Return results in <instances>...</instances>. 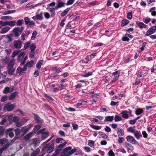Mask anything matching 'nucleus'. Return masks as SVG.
Masks as SVG:
<instances>
[{
    "label": "nucleus",
    "instance_id": "1",
    "mask_svg": "<svg viewBox=\"0 0 156 156\" xmlns=\"http://www.w3.org/2000/svg\"><path fill=\"white\" fill-rule=\"evenodd\" d=\"M8 119L11 123H12V122H14L17 127H20L22 125V123L19 122V119L17 116H15L13 117L12 115H11L8 116Z\"/></svg>",
    "mask_w": 156,
    "mask_h": 156
},
{
    "label": "nucleus",
    "instance_id": "2",
    "mask_svg": "<svg viewBox=\"0 0 156 156\" xmlns=\"http://www.w3.org/2000/svg\"><path fill=\"white\" fill-rule=\"evenodd\" d=\"M54 147V145L53 144L49 145L48 144H46L41 150V152L43 153L41 156H43L45 154L46 150L48 153H51L53 151Z\"/></svg>",
    "mask_w": 156,
    "mask_h": 156
},
{
    "label": "nucleus",
    "instance_id": "3",
    "mask_svg": "<svg viewBox=\"0 0 156 156\" xmlns=\"http://www.w3.org/2000/svg\"><path fill=\"white\" fill-rule=\"evenodd\" d=\"M0 144H1L3 146V147L0 149V154L2 153L4 150L7 148L9 144L8 143V140L5 139H0Z\"/></svg>",
    "mask_w": 156,
    "mask_h": 156
},
{
    "label": "nucleus",
    "instance_id": "4",
    "mask_svg": "<svg viewBox=\"0 0 156 156\" xmlns=\"http://www.w3.org/2000/svg\"><path fill=\"white\" fill-rule=\"evenodd\" d=\"M49 132L48 131L46 130L45 128H43L40 129L37 132L38 134H41L42 135L41 138L44 140L47 138L49 135Z\"/></svg>",
    "mask_w": 156,
    "mask_h": 156
},
{
    "label": "nucleus",
    "instance_id": "5",
    "mask_svg": "<svg viewBox=\"0 0 156 156\" xmlns=\"http://www.w3.org/2000/svg\"><path fill=\"white\" fill-rule=\"evenodd\" d=\"M23 29L24 28L23 27L15 28L12 30L14 36L16 37L19 36Z\"/></svg>",
    "mask_w": 156,
    "mask_h": 156
},
{
    "label": "nucleus",
    "instance_id": "6",
    "mask_svg": "<svg viewBox=\"0 0 156 156\" xmlns=\"http://www.w3.org/2000/svg\"><path fill=\"white\" fill-rule=\"evenodd\" d=\"M156 32V26H154L151 27L147 31L145 34V36H149L154 34Z\"/></svg>",
    "mask_w": 156,
    "mask_h": 156
},
{
    "label": "nucleus",
    "instance_id": "7",
    "mask_svg": "<svg viewBox=\"0 0 156 156\" xmlns=\"http://www.w3.org/2000/svg\"><path fill=\"white\" fill-rule=\"evenodd\" d=\"M71 149V147H69L64 149L62 153V156H69L71 154L69 153L70 150Z\"/></svg>",
    "mask_w": 156,
    "mask_h": 156
},
{
    "label": "nucleus",
    "instance_id": "8",
    "mask_svg": "<svg viewBox=\"0 0 156 156\" xmlns=\"http://www.w3.org/2000/svg\"><path fill=\"white\" fill-rule=\"evenodd\" d=\"M14 108V105L8 103L4 106V109L8 111H12Z\"/></svg>",
    "mask_w": 156,
    "mask_h": 156
},
{
    "label": "nucleus",
    "instance_id": "9",
    "mask_svg": "<svg viewBox=\"0 0 156 156\" xmlns=\"http://www.w3.org/2000/svg\"><path fill=\"white\" fill-rule=\"evenodd\" d=\"M22 46V43L20 41H15L13 43L14 47L16 49H20L21 48Z\"/></svg>",
    "mask_w": 156,
    "mask_h": 156
},
{
    "label": "nucleus",
    "instance_id": "10",
    "mask_svg": "<svg viewBox=\"0 0 156 156\" xmlns=\"http://www.w3.org/2000/svg\"><path fill=\"white\" fill-rule=\"evenodd\" d=\"M127 141L133 144H136L137 141L135 138L132 136H128L126 137Z\"/></svg>",
    "mask_w": 156,
    "mask_h": 156
},
{
    "label": "nucleus",
    "instance_id": "11",
    "mask_svg": "<svg viewBox=\"0 0 156 156\" xmlns=\"http://www.w3.org/2000/svg\"><path fill=\"white\" fill-rule=\"evenodd\" d=\"M13 90L14 87L13 86H11L10 87H6L4 89L3 93L4 94H6L12 92Z\"/></svg>",
    "mask_w": 156,
    "mask_h": 156
},
{
    "label": "nucleus",
    "instance_id": "12",
    "mask_svg": "<svg viewBox=\"0 0 156 156\" xmlns=\"http://www.w3.org/2000/svg\"><path fill=\"white\" fill-rule=\"evenodd\" d=\"M25 54V53L24 51H22L20 53L18 56L17 60L19 62H23V59Z\"/></svg>",
    "mask_w": 156,
    "mask_h": 156
},
{
    "label": "nucleus",
    "instance_id": "13",
    "mask_svg": "<svg viewBox=\"0 0 156 156\" xmlns=\"http://www.w3.org/2000/svg\"><path fill=\"white\" fill-rule=\"evenodd\" d=\"M27 69V66H25L23 68H22L20 67H18L16 70L17 73L19 74H22L24 72L26 71Z\"/></svg>",
    "mask_w": 156,
    "mask_h": 156
},
{
    "label": "nucleus",
    "instance_id": "14",
    "mask_svg": "<svg viewBox=\"0 0 156 156\" xmlns=\"http://www.w3.org/2000/svg\"><path fill=\"white\" fill-rule=\"evenodd\" d=\"M30 142L35 146H38L40 142V140L38 138L32 139Z\"/></svg>",
    "mask_w": 156,
    "mask_h": 156
},
{
    "label": "nucleus",
    "instance_id": "15",
    "mask_svg": "<svg viewBox=\"0 0 156 156\" xmlns=\"http://www.w3.org/2000/svg\"><path fill=\"white\" fill-rule=\"evenodd\" d=\"M31 126L27 127V126L23 127L21 129V132L23 133L22 136H23L31 127Z\"/></svg>",
    "mask_w": 156,
    "mask_h": 156
},
{
    "label": "nucleus",
    "instance_id": "16",
    "mask_svg": "<svg viewBox=\"0 0 156 156\" xmlns=\"http://www.w3.org/2000/svg\"><path fill=\"white\" fill-rule=\"evenodd\" d=\"M133 134L134 136L137 139H139L140 137H142V135L140 132L137 130H136L133 133Z\"/></svg>",
    "mask_w": 156,
    "mask_h": 156
},
{
    "label": "nucleus",
    "instance_id": "17",
    "mask_svg": "<svg viewBox=\"0 0 156 156\" xmlns=\"http://www.w3.org/2000/svg\"><path fill=\"white\" fill-rule=\"evenodd\" d=\"M10 29V28L9 27H4L0 31V33L1 34H5L8 32Z\"/></svg>",
    "mask_w": 156,
    "mask_h": 156
},
{
    "label": "nucleus",
    "instance_id": "18",
    "mask_svg": "<svg viewBox=\"0 0 156 156\" xmlns=\"http://www.w3.org/2000/svg\"><path fill=\"white\" fill-rule=\"evenodd\" d=\"M113 75L114 76V79L112 80V82H114L117 80L119 76V73L118 71L115 72L113 73Z\"/></svg>",
    "mask_w": 156,
    "mask_h": 156
},
{
    "label": "nucleus",
    "instance_id": "19",
    "mask_svg": "<svg viewBox=\"0 0 156 156\" xmlns=\"http://www.w3.org/2000/svg\"><path fill=\"white\" fill-rule=\"evenodd\" d=\"M6 26L8 25L11 27H12L16 25V21H6Z\"/></svg>",
    "mask_w": 156,
    "mask_h": 156
},
{
    "label": "nucleus",
    "instance_id": "20",
    "mask_svg": "<svg viewBox=\"0 0 156 156\" xmlns=\"http://www.w3.org/2000/svg\"><path fill=\"white\" fill-rule=\"evenodd\" d=\"M13 128H9L6 130V132L8 133V135L10 137H12L14 135V133L12 132L13 130Z\"/></svg>",
    "mask_w": 156,
    "mask_h": 156
},
{
    "label": "nucleus",
    "instance_id": "21",
    "mask_svg": "<svg viewBox=\"0 0 156 156\" xmlns=\"http://www.w3.org/2000/svg\"><path fill=\"white\" fill-rule=\"evenodd\" d=\"M128 113V112L126 110L123 111L121 113L122 117L125 119H128L129 118Z\"/></svg>",
    "mask_w": 156,
    "mask_h": 156
},
{
    "label": "nucleus",
    "instance_id": "22",
    "mask_svg": "<svg viewBox=\"0 0 156 156\" xmlns=\"http://www.w3.org/2000/svg\"><path fill=\"white\" fill-rule=\"evenodd\" d=\"M136 24L140 28H145L147 27V25L144 23L139 21H137L136 22Z\"/></svg>",
    "mask_w": 156,
    "mask_h": 156
},
{
    "label": "nucleus",
    "instance_id": "23",
    "mask_svg": "<svg viewBox=\"0 0 156 156\" xmlns=\"http://www.w3.org/2000/svg\"><path fill=\"white\" fill-rule=\"evenodd\" d=\"M18 94V92H15L12 93L9 97V99L10 100H13Z\"/></svg>",
    "mask_w": 156,
    "mask_h": 156
},
{
    "label": "nucleus",
    "instance_id": "24",
    "mask_svg": "<svg viewBox=\"0 0 156 156\" xmlns=\"http://www.w3.org/2000/svg\"><path fill=\"white\" fill-rule=\"evenodd\" d=\"M124 146L131 151H132L134 149V147L128 143H125L124 144Z\"/></svg>",
    "mask_w": 156,
    "mask_h": 156
},
{
    "label": "nucleus",
    "instance_id": "25",
    "mask_svg": "<svg viewBox=\"0 0 156 156\" xmlns=\"http://www.w3.org/2000/svg\"><path fill=\"white\" fill-rule=\"evenodd\" d=\"M117 134L118 136H122L124 135V130L122 129L118 128L117 129Z\"/></svg>",
    "mask_w": 156,
    "mask_h": 156
},
{
    "label": "nucleus",
    "instance_id": "26",
    "mask_svg": "<svg viewBox=\"0 0 156 156\" xmlns=\"http://www.w3.org/2000/svg\"><path fill=\"white\" fill-rule=\"evenodd\" d=\"M114 116H108L105 117L104 119L105 122H112L113 120Z\"/></svg>",
    "mask_w": 156,
    "mask_h": 156
},
{
    "label": "nucleus",
    "instance_id": "27",
    "mask_svg": "<svg viewBox=\"0 0 156 156\" xmlns=\"http://www.w3.org/2000/svg\"><path fill=\"white\" fill-rule=\"evenodd\" d=\"M5 35L2 36L0 37V44L3 45L5 43L6 41V38Z\"/></svg>",
    "mask_w": 156,
    "mask_h": 156
},
{
    "label": "nucleus",
    "instance_id": "28",
    "mask_svg": "<svg viewBox=\"0 0 156 156\" xmlns=\"http://www.w3.org/2000/svg\"><path fill=\"white\" fill-rule=\"evenodd\" d=\"M56 8H51L50 9L49 11L51 12V16L54 17L55 15V11L56 10Z\"/></svg>",
    "mask_w": 156,
    "mask_h": 156
},
{
    "label": "nucleus",
    "instance_id": "29",
    "mask_svg": "<svg viewBox=\"0 0 156 156\" xmlns=\"http://www.w3.org/2000/svg\"><path fill=\"white\" fill-rule=\"evenodd\" d=\"M53 70L56 73H59L62 71V70L58 66H55L53 69Z\"/></svg>",
    "mask_w": 156,
    "mask_h": 156
},
{
    "label": "nucleus",
    "instance_id": "30",
    "mask_svg": "<svg viewBox=\"0 0 156 156\" xmlns=\"http://www.w3.org/2000/svg\"><path fill=\"white\" fill-rule=\"evenodd\" d=\"M155 10L156 9L154 7H152L150 9L149 12L151 13L152 16H154L156 15V12Z\"/></svg>",
    "mask_w": 156,
    "mask_h": 156
},
{
    "label": "nucleus",
    "instance_id": "31",
    "mask_svg": "<svg viewBox=\"0 0 156 156\" xmlns=\"http://www.w3.org/2000/svg\"><path fill=\"white\" fill-rule=\"evenodd\" d=\"M90 126L91 128L95 130H100L101 128V126L97 125L96 126L90 124Z\"/></svg>",
    "mask_w": 156,
    "mask_h": 156
},
{
    "label": "nucleus",
    "instance_id": "32",
    "mask_svg": "<svg viewBox=\"0 0 156 156\" xmlns=\"http://www.w3.org/2000/svg\"><path fill=\"white\" fill-rule=\"evenodd\" d=\"M34 134V133L32 132H31L27 134L24 136V138L26 140H28Z\"/></svg>",
    "mask_w": 156,
    "mask_h": 156
},
{
    "label": "nucleus",
    "instance_id": "33",
    "mask_svg": "<svg viewBox=\"0 0 156 156\" xmlns=\"http://www.w3.org/2000/svg\"><path fill=\"white\" fill-rule=\"evenodd\" d=\"M34 119L35 120L38 122H42V120L36 114H34Z\"/></svg>",
    "mask_w": 156,
    "mask_h": 156
},
{
    "label": "nucleus",
    "instance_id": "34",
    "mask_svg": "<svg viewBox=\"0 0 156 156\" xmlns=\"http://www.w3.org/2000/svg\"><path fill=\"white\" fill-rule=\"evenodd\" d=\"M43 14L42 12L40 14H36V17L38 20H41L43 19Z\"/></svg>",
    "mask_w": 156,
    "mask_h": 156
},
{
    "label": "nucleus",
    "instance_id": "35",
    "mask_svg": "<svg viewBox=\"0 0 156 156\" xmlns=\"http://www.w3.org/2000/svg\"><path fill=\"white\" fill-rule=\"evenodd\" d=\"M143 110L141 108H138L135 111V114L137 115H139L141 114L143 112Z\"/></svg>",
    "mask_w": 156,
    "mask_h": 156
},
{
    "label": "nucleus",
    "instance_id": "36",
    "mask_svg": "<svg viewBox=\"0 0 156 156\" xmlns=\"http://www.w3.org/2000/svg\"><path fill=\"white\" fill-rule=\"evenodd\" d=\"M43 62V60L39 61L37 64L36 65V67L38 69H40L41 68V66Z\"/></svg>",
    "mask_w": 156,
    "mask_h": 156
},
{
    "label": "nucleus",
    "instance_id": "37",
    "mask_svg": "<svg viewBox=\"0 0 156 156\" xmlns=\"http://www.w3.org/2000/svg\"><path fill=\"white\" fill-rule=\"evenodd\" d=\"M14 71V70L13 68V67H9L8 73L10 75L12 74Z\"/></svg>",
    "mask_w": 156,
    "mask_h": 156
},
{
    "label": "nucleus",
    "instance_id": "38",
    "mask_svg": "<svg viewBox=\"0 0 156 156\" xmlns=\"http://www.w3.org/2000/svg\"><path fill=\"white\" fill-rule=\"evenodd\" d=\"M70 8H67L65 9L61 14V16L62 17L65 16L70 10Z\"/></svg>",
    "mask_w": 156,
    "mask_h": 156
},
{
    "label": "nucleus",
    "instance_id": "39",
    "mask_svg": "<svg viewBox=\"0 0 156 156\" xmlns=\"http://www.w3.org/2000/svg\"><path fill=\"white\" fill-rule=\"evenodd\" d=\"M34 61H33L31 60L29 62H27L25 66H26L27 67L28 66V67H31L34 65Z\"/></svg>",
    "mask_w": 156,
    "mask_h": 156
},
{
    "label": "nucleus",
    "instance_id": "40",
    "mask_svg": "<svg viewBox=\"0 0 156 156\" xmlns=\"http://www.w3.org/2000/svg\"><path fill=\"white\" fill-rule=\"evenodd\" d=\"M88 145L92 147H93L94 141L91 140H88Z\"/></svg>",
    "mask_w": 156,
    "mask_h": 156
},
{
    "label": "nucleus",
    "instance_id": "41",
    "mask_svg": "<svg viewBox=\"0 0 156 156\" xmlns=\"http://www.w3.org/2000/svg\"><path fill=\"white\" fill-rule=\"evenodd\" d=\"M129 22V21L128 20L126 19L122 21V26H124L128 24Z\"/></svg>",
    "mask_w": 156,
    "mask_h": 156
},
{
    "label": "nucleus",
    "instance_id": "42",
    "mask_svg": "<svg viewBox=\"0 0 156 156\" xmlns=\"http://www.w3.org/2000/svg\"><path fill=\"white\" fill-rule=\"evenodd\" d=\"M65 3L62 2H60L58 3L57 6V8H61L64 6Z\"/></svg>",
    "mask_w": 156,
    "mask_h": 156
},
{
    "label": "nucleus",
    "instance_id": "43",
    "mask_svg": "<svg viewBox=\"0 0 156 156\" xmlns=\"http://www.w3.org/2000/svg\"><path fill=\"white\" fill-rule=\"evenodd\" d=\"M98 133L102 138L105 139H107L108 138V136L105 133L101 132H99Z\"/></svg>",
    "mask_w": 156,
    "mask_h": 156
},
{
    "label": "nucleus",
    "instance_id": "44",
    "mask_svg": "<svg viewBox=\"0 0 156 156\" xmlns=\"http://www.w3.org/2000/svg\"><path fill=\"white\" fill-rule=\"evenodd\" d=\"M1 19H4L5 20H12V17L10 16H2L1 18Z\"/></svg>",
    "mask_w": 156,
    "mask_h": 156
},
{
    "label": "nucleus",
    "instance_id": "45",
    "mask_svg": "<svg viewBox=\"0 0 156 156\" xmlns=\"http://www.w3.org/2000/svg\"><path fill=\"white\" fill-rule=\"evenodd\" d=\"M135 130V129L132 127H130L127 129V132L133 133Z\"/></svg>",
    "mask_w": 156,
    "mask_h": 156
},
{
    "label": "nucleus",
    "instance_id": "46",
    "mask_svg": "<svg viewBox=\"0 0 156 156\" xmlns=\"http://www.w3.org/2000/svg\"><path fill=\"white\" fill-rule=\"evenodd\" d=\"M14 132L16 135V136L19 135L22 133L21 129H15L14 130Z\"/></svg>",
    "mask_w": 156,
    "mask_h": 156
},
{
    "label": "nucleus",
    "instance_id": "47",
    "mask_svg": "<svg viewBox=\"0 0 156 156\" xmlns=\"http://www.w3.org/2000/svg\"><path fill=\"white\" fill-rule=\"evenodd\" d=\"M41 127V126L40 125H37L35 126L34 128V133H36V132Z\"/></svg>",
    "mask_w": 156,
    "mask_h": 156
},
{
    "label": "nucleus",
    "instance_id": "48",
    "mask_svg": "<svg viewBox=\"0 0 156 156\" xmlns=\"http://www.w3.org/2000/svg\"><path fill=\"white\" fill-rule=\"evenodd\" d=\"M31 51H34L36 48V46L34 44H32L30 47Z\"/></svg>",
    "mask_w": 156,
    "mask_h": 156
},
{
    "label": "nucleus",
    "instance_id": "49",
    "mask_svg": "<svg viewBox=\"0 0 156 156\" xmlns=\"http://www.w3.org/2000/svg\"><path fill=\"white\" fill-rule=\"evenodd\" d=\"M15 62V59H12L8 64V67H13Z\"/></svg>",
    "mask_w": 156,
    "mask_h": 156
},
{
    "label": "nucleus",
    "instance_id": "50",
    "mask_svg": "<svg viewBox=\"0 0 156 156\" xmlns=\"http://www.w3.org/2000/svg\"><path fill=\"white\" fill-rule=\"evenodd\" d=\"M20 52L19 50H15L12 53V58H14Z\"/></svg>",
    "mask_w": 156,
    "mask_h": 156
},
{
    "label": "nucleus",
    "instance_id": "51",
    "mask_svg": "<svg viewBox=\"0 0 156 156\" xmlns=\"http://www.w3.org/2000/svg\"><path fill=\"white\" fill-rule=\"evenodd\" d=\"M114 119L115 122L120 121L122 120L121 117L117 115H115Z\"/></svg>",
    "mask_w": 156,
    "mask_h": 156
},
{
    "label": "nucleus",
    "instance_id": "52",
    "mask_svg": "<svg viewBox=\"0 0 156 156\" xmlns=\"http://www.w3.org/2000/svg\"><path fill=\"white\" fill-rule=\"evenodd\" d=\"M37 34V31L35 30L34 31L32 34V36L31 37V40H34V38H36V36Z\"/></svg>",
    "mask_w": 156,
    "mask_h": 156
},
{
    "label": "nucleus",
    "instance_id": "53",
    "mask_svg": "<svg viewBox=\"0 0 156 156\" xmlns=\"http://www.w3.org/2000/svg\"><path fill=\"white\" fill-rule=\"evenodd\" d=\"M23 21V20H19L16 22V24L17 26H21L22 25Z\"/></svg>",
    "mask_w": 156,
    "mask_h": 156
},
{
    "label": "nucleus",
    "instance_id": "54",
    "mask_svg": "<svg viewBox=\"0 0 156 156\" xmlns=\"http://www.w3.org/2000/svg\"><path fill=\"white\" fill-rule=\"evenodd\" d=\"M30 41L27 42L24 45L23 49L24 50H26L28 48L30 44Z\"/></svg>",
    "mask_w": 156,
    "mask_h": 156
},
{
    "label": "nucleus",
    "instance_id": "55",
    "mask_svg": "<svg viewBox=\"0 0 156 156\" xmlns=\"http://www.w3.org/2000/svg\"><path fill=\"white\" fill-rule=\"evenodd\" d=\"M6 26V21L4 22L2 21H0V29H1L2 27Z\"/></svg>",
    "mask_w": 156,
    "mask_h": 156
},
{
    "label": "nucleus",
    "instance_id": "56",
    "mask_svg": "<svg viewBox=\"0 0 156 156\" xmlns=\"http://www.w3.org/2000/svg\"><path fill=\"white\" fill-rule=\"evenodd\" d=\"M92 74V73L91 72H88L87 73H86L84 75H82V76L83 77H87L89 76H91Z\"/></svg>",
    "mask_w": 156,
    "mask_h": 156
},
{
    "label": "nucleus",
    "instance_id": "57",
    "mask_svg": "<svg viewBox=\"0 0 156 156\" xmlns=\"http://www.w3.org/2000/svg\"><path fill=\"white\" fill-rule=\"evenodd\" d=\"M7 99V96L4 95L1 98V101L2 102H5L6 101Z\"/></svg>",
    "mask_w": 156,
    "mask_h": 156
},
{
    "label": "nucleus",
    "instance_id": "58",
    "mask_svg": "<svg viewBox=\"0 0 156 156\" xmlns=\"http://www.w3.org/2000/svg\"><path fill=\"white\" fill-rule=\"evenodd\" d=\"M45 17L47 19H48L50 18V15L48 12H44V13Z\"/></svg>",
    "mask_w": 156,
    "mask_h": 156
},
{
    "label": "nucleus",
    "instance_id": "59",
    "mask_svg": "<svg viewBox=\"0 0 156 156\" xmlns=\"http://www.w3.org/2000/svg\"><path fill=\"white\" fill-rule=\"evenodd\" d=\"M125 139L122 137H119L118 140V141L119 143H122L124 141Z\"/></svg>",
    "mask_w": 156,
    "mask_h": 156
},
{
    "label": "nucleus",
    "instance_id": "60",
    "mask_svg": "<svg viewBox=\"0 0 156 156\" xmlns=\"http://www.w3.org/2000/svg\"><path fill=\"white\" fill-rule=\"evenodd\" d=\"M108 154L109 156H115V153L111 150L109 151Z\"/></svg>",
    "mask_w": 156,
    "mask_h": 156
},
{
    "label": "nucleus",
    "instance_id": "61",
    "mask_svg": "<svg viewBox=\"0 0 156 156\" xmlns=\"http://www.w3.org/2000/svg\"><path fill=\"white\" fill-rule=\"evenodd\" d=\"M66 144L67 142H64L63 143L58 145V148H61L64 146Z\"/></svg>",
    "mask_w": 156,
    "mask_h": 156
},
{
    "label": "nucleus",
    "instance_id": "62",
    "mask_svg": "<svg viewBox=\"0 0 156 156\" xmlns=\"http://www.w3.org/2000/svg\"><path fill=\"white\" fill-rule=\"evenodd\" d=\"M142 135L144 138H147V137L148 135L145 131H143L142 132Z\"/></svg>",
    "mask_w": 156,
    "mask_h": 156
},
{
    "label": "nucleus",
    "instance_id": "63",
    "mask_svg": "<svg viewBox=\"0 0 156 156\" xmlns=\"http://www.w3.org/2000/svg\"><path fill=\"white\" fill-rule=\"evenodd\" d=\"M24 20L25 24L27 25L28 24L30 20L29 18L27 17H26L24 18Z\"/></svg>",
    "mask_w": 156,
    "mask_h": 156
},
{
    "label": "nucleus",
    "instance_id": "64",
    "mask_svg": "<svg viewBox=\"0 0 156 156\" xmlns=\"http://www.w3.org/2000/svg\"><path fill=\"white\" fill-rule=\"evenodd\" d=\"M127 18L129 20H131L132 18V12H129L128 13L127 15Z\"/></svg>",
    "mask_w": 156,
    "mask_h": 156
}]
</instances>
